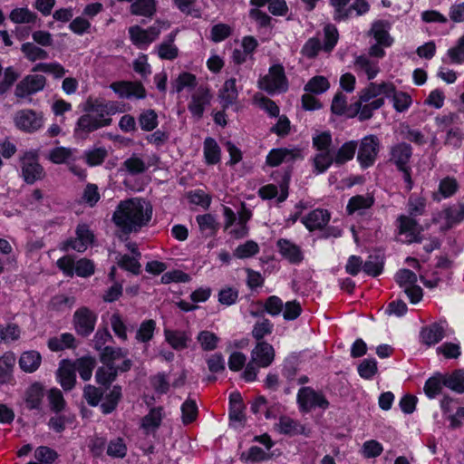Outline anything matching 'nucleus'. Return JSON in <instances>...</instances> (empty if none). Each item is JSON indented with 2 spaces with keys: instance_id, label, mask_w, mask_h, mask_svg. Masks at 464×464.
<instances>
[{
  "instance_id": "nucleus-1",
  "label": "nucleus",
  "mask_w": 464,
  "mask_h": 464,
  "mask_svg": "<svg viewBox=\"0 0 464 464\" xmlns=\"http://www.w3.org/2000/svg\"><path fill=\"white\" fill-rule=\"evenodd\" d=\"M152 217V207L141 198H130L117 206L112 221L124 234L140 231L147 226Z\"/></svg>"
},
{
  "instance_id": "nucleus-2",
  "label": "nucleus",
  "mask_w": 464,
  "mask_h": 464,
  "mask_svg": "<svg viewBox=\"0 0 464 464\" xmlns=\"http://www.w3.org/2000/svg\"><path fill=\"white\" fill-rule=\"evenodd\" d=\"M258 88L270 95L286 92L289 82L284 66L281 63L271 65L268 73L259 78Z\"/></svg>"
},
{
  "instance_id": "nucleus-3",
  "label": "nucleus",
  "mask_w": 464,
  "mask_h": 464,
  "mask_svg": "<svg viewBox=\"0 0 464 464\" xmlns=\"http://www.w3.org/2000/svg\"><path fill=\"white\" fill-rule=\"evenodd\" d=\"M296 402L302 413H308L316 408L325 411L330 406L323 392L315 391L310 386H303L298 390Z\"/></svg>"
},
{
  "instance_id": "nucleus-4",
  "label": "nucleus",
  "mask_w": 464,
  "mask_h": 464,
  "mask_svg": "<svg viewBox=\"0 0 464 464\" xmlns=\"http://www.w3.org/2000/svg\"><path fill=\"white\" fill-rule=\"evenodd\" d=\"M356 160L363 170L372 167L380 151V140L373 134L366 135L358 141Z\"/></svg>"
},
{
  "instance_id": "nucleus-5",
  "label": "nucleus",
  "mask_w": 464,
  "mask_h": 464,
  "mask_svg": "<svg viewBox=\"0 0 464 464\" xmlns=\"http://www.w3.org/2000/svg\"><path fill=\"white\" fill-rule=\"evenodd\" d=\"M22 177L26 184L32 185L44 177V169L39 163L38 152L26 150L20 158Z\"/></svg>"
},
{
  "instance_id": "nucleus-6",
  "label": "nucleus",
  "mask_w": 464,
  "mask_h": 464,
  "mask_svg": "<svg viewBox=\"0 0 464 464\" xmlns=\"http://www.w3.org/2000/svg\"><path fill=\"white\" fill-rule=\"evenodd\" d=\"M112 119H97L89 112L81 115L74 126L73 135L77 139L86 140L91 133L111 124Z\"/></svg>"
},
{
  "instance_id": "nucleus-7",
  "label": "nucleus",
  "mask_w": 464,
  "mask_h": 464,
  "mask_svg": "<svg viewBox=\"0 0 464 464\" xmlns=\"http://www.w3.org/2000/svg\"><path fill=\"white\" fill-rule=\"evenodd\" d=\"M97 320L98 315L90 308L86 306L78 308L72 316L75 333L82 338L90 336L95 329Z\"/></svg>"
},
{
  "instance_id": "nucleus-8",
  "label": "nucleus",
  "mask_w": 464,
  "mask_h": 464,
  "mask_svg": "<svg viewBox=\"0 0 464 464\" xmlns=\"http://www.w3.org/2000/svg\"><path fill=\"white\" fill-rule=\"evenodd\" d=\"M16 128L25 133H34L44 125V115L33 109H23L14 116Z\"/></svg>"
},
{
  "instance_id": "nucleus-9",
  "label": "nucleus",
  "mask_w": 464,
  "mask_h": 464,
  "mask_svg": "<svg viewBox=\"0 0 464 464\" xmlns=\"http://www.w3.org/2000/svg\"><path fill=\"white\" fill-rule=\"evenodd\" d=\"M45 85V76L42 74H28L16 84L14 95L18 99H24L43 91Z\"/></svg>"
},
{
  "instance_id": "nucleus-10",
  "label": "nucleus",
  "mask_w": 464,
  "mask_h": 464,
  "mask_svg": "<svg viewBox=\"0 0 464 464\" xmlns=\"http://www.w3.org/2000/svg\"><path fill=\"white\" fill-rule=\"evenodd\" d=\"M110 88L121 99L143 100L147 92L141 82L117 81L111 83Z\"/></svg>"
},
{
  "instance_id": "nucleus-11",
  "label": "nucleus",
  "mask_w": 464,
  "mask_h": 464,
  "mask_svg": "<svg viewBox=\"0 0 464 464\" xmlns=\"http://www.w3.org/2000/svg\"><path fill=\"white\" fill-rule=\"evenodd\" d=\"M46 395V389L44 383L35 381L28 385L24 393L25 409L41 412L43 411L44 400Z\"/></svg>"
},
{
  "instance_id": "nucleus-12",
  "label": "nucleus",
  "mask_w": 464,
  "mask_h": 464,
  "mask_svg": "<svg viewBox=\"0 0 464 464\" xmlns=\"http://www.w3.org/2000/svg\"><path fill=\"white\" fill-rule=\"evenodd\" d=\"M83 112H89L97 119H111L110 116L115 113L113 102L103 98L89 96L82 105Z\"/></svg>"
},
{
  "instance_id": "nucleus-13",
  "label": "nucleus",
  "mask_w": 464,
  "mask_h": 464,
  "mask_svg": "<svg viewBox=\"0 0 464 464\" xmlns=\"http://www.w3.org/2000/svg\"><path fill=\"white\" fill-rule=\"evenodd\" d=\"M330 219L331 214L327 209L315 208L303 217L301 222L308 231L314 232L323 230L328 225Z\"/></svg>"
},
{
  "instance_id": "nucleus-14",
  "label": "nucleus",
  "mask_w": 464,
  "mask_h": 464,
  "mask_svg": "<svg viewBox=\"0 0 464 464\" xmlns=\"http://www.w3.org/2000/svg\"><path fill=\"white\" fill-rule=\"evenodd\" d=\"M276 247L282 257L291 265H300L304 258L301 247L287 238H279L276 241Z\"/></svg>"
},
{
  "instance_id": "nucleus-15",
  "label": "nucleus",
  "mask_w": 464,
  "mask_h": 464,
  "mask_svg": "<svg viewBox=\"0 0 464 464\" xmlns=\"http://www.w3.org/2000/svg\"><path fill=\"white\" fill-rule=\"evenodd\" d=\"M413 154V149L410 143L401 141L390 149L389 161L395 165L397 169L409 166Z\"/></svg>"
},
{
  "instance_id": "nucleus-16",
  "label": "nucleus",
  "mask_w": 464,
  "mask_h": 464,
  "mask_svg": "<svg viewBox=\"0 0 464 464\" xmlns=\"http://www.w3.org/2000/svg\"><path fill=\"white\" fill-rule=\"evenodd\" d=\"M252 361L261 368L270 366L275 360V349L267 342H257L251 352Z\"/></svg>"
},
{
  "instance_id": "nucleus-17",
  "label": "nucleus",
  "mask_w": 464,
  "mask_h": 464,
  "mask_svg": "<svg viewBox=\"0 0 464 464\" xmlns=\"http://www.w3.org/2000/svg\"><path fill=\"white\" fill-rule=\"evenodd\" d=\"M211 98L209 89L200 87L198 92L191 96V101L188 105V111L196 119H201L206 106L210 103Z\"/></svg>"
},
{
  "instance_id": "nucleus-18",
  "label": "nucleus",
  "mask_w": 464,
  "mask_h": 464,
  "mask_svg": "<svg viewBox=\"0 0 464 464\" xmlns=\"http://www.w3.org/2000/svg\"><path fill=\"white\" fill-rule=\"evenodd\" d=\"M445 336L444 327L440 323L423 326L420 331V342L427 346L439 343Z\"/></svg>"
},
{
  "instance_id": "nucleus-19",
  "label": "nucleus",
  "mask_w": 464,
  "mask_h": 464,
  "mask_svg": "<svg viewBox=\"0 0 464 464\" xmlns=\"http://www.w3.org/2000/svg\"><path fill=\"white\" fill-rule=\"evenodd\" d=\"M109 390V392H104L102 398L104 401L100 403V410L104 415L112 413L117 409L123 397L121 385L115 384Z\"/></svg>"
},
{
  "instance_id": "nucleus-20",
  "label": "nucleus",
  "mask_w": 464,
  "mask_h": 464,
  "mask_svg": "<svg viewBox=\"0 0 464 464\" xmlns=\"http://www.w3.org/2000/svg\"><path fill=\"white\" fill-rule=\"evenodd\" d=\"M218 98L220 100L221 108L227 110L233 105L238 98V91L237 88V79L232 77L225 81L219 90Z\"/></svg>"
},
{
  "instance_id": "nucleus-21",
  "label": "nucleus",
  "mask_w": 464,
  "mask_h": 464,
  "mask_svg": "<svg viewBox=\"0 0 464 464\" xmlns=\"http://www.w3.org/2000/svg\"><path fill=\"white\" fill-rule=\"evenodd\" d=\"M278 427L280 433L290 437L296 435L309 437L310 434V430L304 425L301 424L300 421L286 416H283L279 419Z\"/></svg>"
},
{
  "instance_id": "nucleus-22",
  "label": "nucleus",
  "mask_w": 464,
  "mask_h": 464,
  "mask_svg": "<svg viewBox=\"0 0 464 464\" xmlns=\"http://www.w3.org/2000/svg\"><path fill=\"white\" fill-rule=\"evenodd\" d=\"M459 184L456 178L447 176L440 180L438 191L433 194L432 198L437 202L450 198L459 191Z\"/></svg>"
},
{
  "instance_id": "nucleus-23",
  "label": "nucleus",
  "mask_w": 464,
  "mask_h": 464,
  "mask_svg": "<svg viewBox=\"0 0 464 464\" xmlns=\"http://www.w3.org/2000/svg\"><path fill=\"white\" fill-rule=\"evenodd\" d=\"M358 148V140H351L343 143L336 151L333 152L335 166L341 167L353 160Z\"/></svg>"
},
{
  "instance_id": "nucleus-24",
  "label": "nucleus",
  "mask_w": 464,
  "mask_h": 464,
  "mask_svg": "<svg viewBox=\"0 0 464 464\" xmlns=\"http://www.w3.org/2000/svg\"><path fill=\"white\" fill-rule=\"evenodd\" d=\"M391 24L386 20H376L372 24L371 34L376 43L383 44L384 47H390L393 44V39L389 34Z\"/></svg>"
},
{
  "instance_id": "nucleus-25",
  "label": "nucleus",
  "mask_w": 464,
  "mask_h": 464,
  "mask_svg": "<svg viewBox=\"0 0 464 464\" xmlns=\"http://www.w3.org/2000/svg\"><path fill=\"white\" fill-rule=\"evenodd\" d=\"M445 383V374L440 372H434L424 383V394L430 400L435 399L442 392Z\"/></svg>"
},
{
  "instance_id": "nucleus-26",
  "label": "nucleus",
  "mask_w": 464,
  "mask_h": 464,
  "mask_svg": "<svg viewBox=\"0 0 464 464\" xmlns=\"http://www.w3.org/2000/svg\"><path fill=\"white\" fill-rule=\"evenodd\" d=\"M245 404L239 392H233L228 400V417L230 420L241 422L246 420Z\"/></svg>"
},
{
  "instance_id": "nucleus-27",
  "label": "nucleus",
  "mask_w": 464,
  "mask_h": 464,
  "mask_svg": "<svg viewBox=\"0 0 464 464\" xmlns=\"http://www.w3.org/2000/svg\"><path fill=\"white\" fill-rule=\"evenodd\" d=\"M165 341L176 351L188 348L190 337L185 331L164 329Z\"/></svg>"
},
{
  "instance_id": "nucleus-28",
  "label": "nucleus",
  "mask_w": 464,
  "mask_h": 464,
  "mask_svg": "<svg viewBox=\"0 0 464 464\" xmlns=\"http://www.w3.org/2000/svg\"><path fill=\"white\" fill-rule=\"evenodd\" d=\"M42 362V355L34 350L24 352L18 361L21 370L27 373L36 372Z\"/></svg>"
},
{
  "instance_id": "nucleus-29",
  "label": "nucleus",
  "mask_w": 464,
  "mask_h": 464,
  "mask_svg": "<svg viewBox=\"0 0 464 464\" xmlns=\"http://www.w3.org/2000/svg\"><path fill=\"white\" fill-rule=\"evenodd\" d=\"M14 363L15 356L12 352H7L0 357V384H8L14 382Z\"/></svg>"
},
{
  "instance_id": "nucleus-30",
  "label": "nucleus",
  "mask_w": 464,
  "mask_h": 464,
  "mask_svg": "<svg viewBox=\"0 0 464 464\" xmlns=\"http://www.w3.org/2000/svg\"><path fill=\"white\" fill-rule=\"evenodd\" d=\"M374 202L372 195H355L349 198L345 210L348 215H353L355 212L371 208Z\"/></svg>"
},
{
  "instance_id": "nucleus-31",
  "label": "nucleus",
  "mask_w": 464,
  "mask_h": 464,
  "mask_svg": "<svg viewBox=\"0 0 464 464\" xmlns=\"http://www.w3.org/2000/svg\"><path fill=\"white\" fill-rule=\"evenodd\" d=\"M57 382L65 392L72 391L76 384V373L73 364L61 366L57 371Z\"/></svg>"
},
{
  "instance_id": "nucleus-32",
  "label": "nucleus",
  "mask_w": 464,
  "mask_h": 464,
  "mask_svg": "<svg viewBox=\"0 0 464 464\" xmlns=\"http://www.w3.org/2000/svg\"><path fill=\"white\" fill-rule=\"evenodd\" d=\"M203 154L207 165H216L220 162L221 149L214 138L207 137L205 139Z\"/></svg>"
},
{
  "instance_id": "nucleus-33",
  "label": "nucleus",
  "mask_w": 464,
  "mask_h": 464,
  "mask_svg": "<svg viewBox=\"0 0 464 464\" xmlns=\"http://www.w3.org/2000/svg\"><path fill=\"white\" fill-rule=\"evenodd\" d=\"M73 366L75 372H78L80 377L84 382H87L92 378V372L96 366V360L94 357L90 355L82 356L76 360Z\"/></svg>"
},
{
  "instance_id": "nucleus-34",
  "label": "nucleus",
  "mask_w": 464,
  "mask_h": 464,
  "mask_svg": "<svg viewBox=\"0 0 464 464\" xmlns=\"http://www.w3.org/2000/svg\"><path fill=\"white\" fill-rule=\"evenodd\" d=\"M443 213L446 224L445 227H443L441 229H450L455 225H458L464 221V204L459 203L458 209L455 207H448L443 210Z\"/></svg>"
},
{
  "instance_id": "nucleus-35",
  "label": "nucleus",
  "mask_w": 464,
  "mask_h": 464,
  "mask_svg": "<svg viewBox=\"0 0 464 464\" xmlns=\"http://www.w3.org/2000/svg\"><path fill=\"white\" fill-rule=\"evenodd\" d=\"M354 66L357 71L364 72L369 81L373 80L380 72L378 62H373L365 55L357 56Z\"/></svg>"
},
{
  "instance_id": "nucleus-36",
  "label": "nucleus",
  "mask_w": 464,
  "mask_h": 464,
  "mask_svg": "<svg viewBox=\"0 0 464 464\" xmlns=\"http://www.w3.org/2000/svg\"><path fill=\"white\" fill-rule=\"evenodd\" d=\"M335 165L333 151H318L313 159L314 172L325 173L332 165Z\"/></svg>"
},
{
  "instance_id": "nucleus-37",
  "label": "nucleus",
  "mask_w": 464,
  "mask_h": 464,
  "mask_svg": "<svg viewBox=\"0 0 464 464\" xmlns=\"http://www.w3.org/2000/svg\"><path fill=\"white\" fill-rule=\"evenodd\" d=\"M445 374V387L462 394L464 393V369H456Z\"/></svg>"
},
{
  "instance_id": "nucleus-38",
  "label": "nucleus",
  "mask_w": 464,
  "mask_h": 464,
  "mask_svg": "<svg viewBox=\"0 0 464 464\" xmlns=\"http://www.w3.org/2000/svg\"><path fill=\"white\" fill-rule=\"evenodd\" d=\"M162 407L151 408L148 414L141 420V427L146 430H155L160 428L162 422Z\"/></svg>"
},
{
  "instance_id": "nucleus-39",
  "label": "nucleus",
  "mask_w": 464,
  "mask_h": 464,
  "mask_svg": "<svg viewBox=\"0 0 464 464\" xmlns=\"http://www.w3.org/2000/svg\"><path fill=\"white\" fill-rule=\"evenodd\" d=\"M56 450L48 446H39L34 450V458L37 461H29L26 464H53L58 459Z\"/></svg>"
},
{
  "instance_id": "nucleus-40",
  "label": "nucleus",
  "mask_w": 464,
  "mask_h": 464,
  "mask_svg": "<svg viewBox=\"0 0 464 464\" xmlns=\"http://www.w3.org/2000/svg\"><path fill=\"white\" fill-rule=\"evenodd\" d=\"M181 420L184 425L194 422L198 415V408L195 400L188 398L180 407Z\"/></svg>"
},
{
  "instance_id": "nucleus-41",
  "label": "nucleus",
  "mask_w": 464,
  "mask_h": 464,
  "mask_svg": "<svg viewBox=\"0 0 464 464\" xmlns=\"http://www.w3.org/2000/svg\"><path fill=\"white\" fill-rule=\"evenodd\" d=\"M197 223L201 232L208 231L207 236L214 237L219 229V224L217 222L215 217L210 214L198 215L196 217Z\"/></svg>"
},
{
  "instance_id": "nucleus-42",
  "label": "nucleus",
  "mask_w": 464,
  "mask_h": 464,
  "mask_svg": "<svg viewBox=\"0 0 464 464\" xmlns=\"http://www.w3.org/2000/svg\"><path fill=\"white\" fill-rule=\"evenodd\" d=\"M330 88V82L323 75L312 77L304 85V91L312 94H322Z\"/></svg>"
},
{
  "instance_id": "nucleus-43",
  "label": "nucleus",
  "mask_w": 464,
  "mask_h": 464,
  "mask_svg": "<svg viewBox=\"0 0 464 464\" xmlns=\"http://www.w3.org/2000/svg\"><path fill=\"white\" fill-rule=\"evenodd\" d=\"M198 84L197 77L195 74L188 72H182L179 74L178 78L173 83V92L179 93L185 88L194 90Z\"/></svg>"
},
{
  "instance_id": "nucleus-44",
  "label": "nucleus",
  "mask_w": 464,
  "mask_h": 464,
  "mask_svg": "<svg viewBox=\"0 0 464 464\" xmlns=\"http://www.w3.org/2000/svg\"><path fill=\"white\" fill-rule=\"evenodd\" d=\"M156 12L155 0H135L130 5V13L134 15L150 17Z\"/></svg>"
},
{
  "instance_id": "nucleus-45",
  "label": "nucleus",
  "mask_w": 464,
  "mask_h": 464,
  "mask_svg": "<svg viewBox=\"0 0 464 464\" xmlns=\"http://www.w3.org/2000/svg\"><path fill=\"white\" fill-rule=\"evenodd\" d=\"M175 34L168 35V41L160 44L158 48V55L162 60H174L179 55V49L173 44Z\"/></svg>"
},
{
  "instance_id": "nucleus-46",
  "label": "nucleus",
  "mask_w": 464,
  "mask_h": 464,
  "mask_svg": "<svg viewBox=\"0 0 464 464\" xmlns=\"http://www.w3.org/2000/svg\"><path fill=\"white\" fill-rule=\"evenodd\" d=\"M156 330V322L153 319H146L141 322L140 324L135 339L139 343H149L154 336V332Z\"/></svg>"
},
{
  "instance_id": "nucleus-47",
  "label": "nucleus",
  "mask_w": 464,
  "mask_h": 464,
  "mask_svg": "<svg viewBox=\"0 0 464 464\" xmlns=\"http://www.w3.org/2000/svg\"><path fill=\"white\" fill-rule=\"evenodd\" d=\"M9 19L14 24H33L36 21L37 15L27 7H16L11 11Z\"/></svg>"
},
{
  "instance_id": "nucleus-48",
  "label": "nucleus",
  "mask_w": 464,
  "mask_h": 464,
  "mask_svg": "<svg viewBox=\"0 0 464 464\" xmlns=\"http://www.w3.org/2000/svg\"><path fill=\"white\" fill-rule=\"evenodd\" d=\"M107 390L103 388L96 387L92 384H86L83 388V398L87 403L92 407L100 406V402L104 396V392Z\"/></svg>"
},
{
  "instance_id": "nucleus-49",
  "label": "nucleus",
  "mask_w": 464,
  "mask_h": 464,
  "mask_svg": "<svg viewBox=\"0 0 464 464\" xmlns=\"http://www.w3.org/2000/svg\"><path fill=\"white\" fill-rule=\"evenodd\" d=\"M47 399L52 411L58 414L64 411L66 401L63 392L58 388H51L47 392Z\"/></svg>"
},
{
  "instance_id": "nucleus-50",
  "label": "nucleus",
  "mask_w": 464,
  "mask_h": 464,
  "mask_svg": "<svg viewBox=\"0 0 464 464\" xmlns=\"http://www.w3.org/2000/svg\"><path fill=\"white\" fill-rule=\"evenodd\" d=\"M138 121L142 130L152 131L159 125L158 114L152 109L145 110L140 114Z\"/></svg>"
},
{
  "instance_id": "nucleus-51",
  "label": "nucleus",
  "mask_w": 464,
  "mask_h": 464,
  "mask_svg": "<svg viewBox=\"0 0 464 464\" xmlns=\"http://www.w3.org/2000/svg\"><path fill=\"white\" fill-rule=\"evenodd\" d=\"M260 247L254 240H247L244 244L238 245L233 252L235 257L238 259H246L253 257L259 253Z\"/></svg>"
},
{
  "instance_id": "nucleus-52",
  "label": "nucleus",
  "mask_w": 464,
  "mask_h": 464,
  "mask_svg": "<svg viewBox=\"0 0 464 464\" xmlns=\"http://www.w3.org/2000/svg\"><path fill=\"white\" fill-rule=\"evenodd\" d=\"M201 348L205 352L214 351L219 343V337L213 332L203 330L197 336Z\"/></svg>"
},
{
  "instance_id": "nucleus-53",
  "label": "nucleus",
  "mask_w": 464,
  "mask_h": 464,
  "mask_svg": "<svg viewBox=\"0 0 464 464\" xmlns=\"http://www.w3.org/2000/svg\"><path fill=\"white\" fill-rule=\"evenodd\" d=\"M129 34L132 44L138 47L149 44L154 41V37H150L149 32L139 25L130 26L129 28Z\"/></svg>"
},
{
  "instance_id": "nucleus-54",
  "label": "nucleus",
  "mask_w": 464,
  "mask_h": 464,
  "mask_svg": "<svg viewBox=\"0 0 464 464\" xmlns=\"http://www.w3.org/2000/svg\"><path fill=\"white\" fill-rule=\"evenodd\" d=\"M357 372L361 378L372 380L378 372L377 361L374 358L363 359L357 366Z\"/></svg>"
},
{
  "instance_id": "nucleus-55",
  "label": "nucleus",
  "mask_w": 464,
  "mask_h": 464,
  "mask_svg": "<svg viewBox=\"0 0 464 464\" xmlns=\"http://www.w3.org/2000/svg\"><path fill=\"white\" fill-rule=\"evenodd\" d=\"M324 44H322L323 50L325 53H331L336 46L339 39V33L334 24H327L324 28Z\"/></svg>"
},
{
  "instance_id": "nucleus-56",
  "label": "nucleus",
  "mask_w": 464,
  "mask_h": 464,
  "mask_svg": "<svg viewBox=\"0 0 464 464\" xmlns=\"http://www.w3.org/2000/svg\"><path fill=\"white\" fill-rule=\"evenodd\" d=\"M313 148L317 151H333V137L329 130L322 131L312 138Z\"/></svg>"
},
{
  "instance_id": "nucleus-57",
  "label": "nucleus",
  "mask_w": 464,
  "mask_h": 464,
  "mask_svg": "<svg viewBox=\"0 0 464 464\" xmlns=\"http://www.w3.org/2000/svg\"><path fill=\"white\" fill-rule=\"evenodd\" d=\"M21 51L31 62L45 60L48 58V53L45 50L34 45L33 43L27 42L23 44L21 46Z\"/></svg>"
},
{
  "instance_id": "nucleus-58",
  "label": "nucleus",
  "mask_w": 464,
  "mask_h": 464,
  "mask_svg": "<svg viewBox=\"0 0 464 464\" xmlns=\"http://www.w3.org/2000/svg\"><path fill=\"white\" fill-rule=\"evenodd\" d=\"M294 151L286 148L272 149L266 158V163L269 167L279 166L287 156H293Z\"/></svg>"
},
{
  "instance_id": "nucleus-59",
  "label": "nucleus",
  "mask_w": 464,
  "mask_h": 464,
  "mask_svg": "<svg viewBox=\"0 0 464 464\" xmlns=\"http://www.w3.org/2000/svg\"><path fill=\"white\" fill-rule=\"evenodd\" d=\"M21 336V328L14 323H9L5 326L0 324V343L9 341H17Z\"/></svg>"
},
{
  "instance_id": "nucleus-60",
  "label": "nucleus",
  "mask_w": 464,
  "mask_h": 464,
  "mask_svg": "<svg viewBox=\"0 0 464 464\" xmlns=\"http://www.w3.org/2000/svg\"><path fill=\"white\" fill-rule=\"evenodd\" d=\"M274 330V324L269 319L264 318L261 322H256L252 330V336L257 342H265L266 335L271 334Z\"/></svg>"
},
{
  "instance_id": "nucleus-61",
  "label": "nucleus",
  "mask_w": 464,
  "mask_h": 464,
  "mask_svg": "<svg viewBox=\"0 0 464 464\" xmlns=\"http://www.w3.org/2000/svg\"><path fill=\"white\" fill-rule=\"evenodd\" d=\"M391 100L392 101L394 110L400 113L408 111L412 104L411 96L402 91H397Z\"/></svg>"
},
{
  "instance_id": "nucleus-62",
  "label": "nucleus",
  "mask_w": 464,
  "mask_h": 464,
  "mask_svg": "<svg viewBox=\"0 0 464 464\" xmlns=\"http://www.w3.org/2000/svg\"><path fill=\"white\" fill-rule=\"evenodd\" d=\"M188 199L189 203L200 206L204 209H208L210 207L212 200L211 196L200 188L189 191L188 193Z\"/></svg>"
},
{
  "instance_id": "nucleus-63",
  "label": "nucleus",
  "mask_w": 464,
  "mask_h": 464,
  "mask_svg": "<svg viewBox=\"0 0 464 464\" xmlns=\"http://www.w3.org/2000/svg\"><path fill=\"white\" fill-rule=\"evenodd\" d=\"M361 452L365 459H374L382 455L383 446L376 440H369L363 442Z\"/></svg>"
},
{
  "instance_id": "nucleus-64",
  "label": "nucleus",
  "mask_w": 464,
  "mask_h": 464,
  "mask_svg": "<svg viewBox=\"0 0 464 464\" xmlns=\"http://www.w3.org/2000/svg\"><path fill=\"white\" fill-rule=\"evenodd\" d=\"M95 272V266L92 260L86 257L80 258L75 262L74 275L79 277H90Z\"/></svg>"
}]
</instances>
